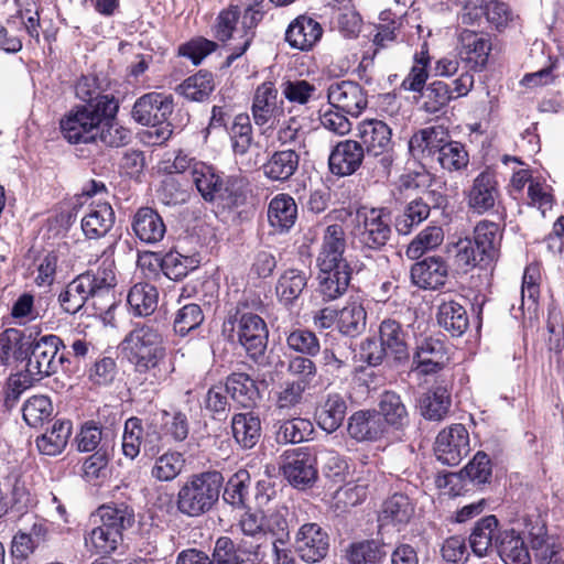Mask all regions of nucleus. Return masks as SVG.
I'll return each instance as SVG.
<instances>
[{"label": "nucleus", "mask_w": 564, "mask_h": 564, "mask_svg": "<svg viewBox=\"0 0 564 564\" xmlns=\"http://www.w3.org/2000/svg\"><path fill=\"white\" fill-rule=\"evenodd\" d=\"M116 285L115 262L106 259L96 269H90L72 280L59 293L58 302L68 314H76L85 306H91L101 314L115 306Z\"/></svg>", "instance_id": "nucleus-1"}, {"label": "nucleus", "mask_w": 564, "mask_h": 564, "mask_svg": "<svg viewBox=\"0 0 564 564\" xmlns=\"http://www.w3.org/2000/svg\"><path fill=\"white\" fill-rule=\"evenodd\" d=\"M192 182L204 200L217 203L224 208L239 207L247 199L248 181L243 176L225 175L203 162L194 164Z\"/></svg>", "instance_id": "nucleus-2"}, {"label": "nucleus", "mask_w": 564, "mask_h": 564, "mask_svg": "<svg viewBox=\"0 0 564 564\" xmlns=\"http://www.w3.org/2000/svg\"><path fill=\"white\" fill-rule=\"evenodd\" d=\"M120 350L124 358L142 373L161 371V364L165 357L163 335L158 326L151 322H138L120 343Z\"/></svg>", "instance_id": "nucleus-3"}, {"label": "nucleus", "mask_w": 564, "mask_h": 564, "mask_svg": "<svg viewBox=\"0 0 564 564\" xmlns=\"http://www.w3.org/2000/svg\"><path fill=\"white\" fill-rule=\"evenodd\" d=\"M119 105L104 98L94 105H76L59 120L63 138L70 144H93L102 119L117 116Z\"/></svg>", "instance_id": "nucleus-4"}, {"label": "nucleus", "mask_w": 564, "mask_h": 564, "mask_svg": "<svg viewBox=\"0 0 564 564\" xmlns=\"http://www.w3.org/2000/svg\"><path fill=\"white\" fill-rule=\"evenodd\" d=\"M224 477L219 471H203L189 476L176 495V509L183 516L197 518L217 503Z\"/></svg>", "instance_id": "nucleus-5"}, {"label": "nucleus", "mask_w": 564, "mask_h": 564, "mask_svg": "<svg viewBox=\"0 0 564 564\" xmlns=\"http://www.w3.org/2000/svg\"><path fill=\"white\" fill-rule=\"evenodd\" d=\"M356 130L365 154L375 159V169L388 177L397 159L391 128L382 120L365 119L357 124Z\"/></svg>", "instance_id": "nucleus-6"}, {"label": "nucleus", "mask_w": 564, "mask_h": 564, "mask_svg": "<svg viewBox=\"0 0 564 564\" xmlns=\"http://www.w3.org/2000/svg\"><path fill=\"white\" fill-rule=\"evenodd\" d=\"M237 333L239 344L248 356L258 360L263 356L268 344V327L262 317L253 313L236 312L224 323V330Z\"/></svg>", "instance_id": "nucleus-7"}, {"label": "nucleus", "mask_w": 564, "mask_h": 564, "mask_svg": "<svg viewBox=\"0 0 564 564\" xmlns=\"http://www.w3.org/2000/svg\"><path fill=\"white\" fill-rule=\"evenodd\" d=\"M64 346L62 339L56 335H44L31 340L29 336L28 350L25 356L26 372L36 375L41 379L55 373L58 366L65 361V356L57 358L59 347Z\"/></svg>", "instance_id": "nucleus-8"}, {"label": "nucleus", "mask_w": 564, "mask_h": 564, "mask_svg": "<svg viewBox=\"0 0 564 564\" xmlns=\"http://www.w3.org/2000/svg\"><path fill=\"white\" fill-rule=\"evenodd\" d=\"M392 234L390 219L384 208L358 212L354 236L362 248L381 250Z\"/></svg>", "instance_id": "nucleus-9"}, {"label": "nucleus", "mask_w": 564, "mask_h": 564, "mask_svg": "<svg viewBox=\"0 0 564 564\" xmlns=\"http://www.w3.org/2000/svg\"><path fill=\"white\" fill-rule=\"evenodd\" d=\"M269 546L268 543L253 544L247 539L236 545L230 538L220 536L215 542L213 560L215 564H261Z\"/></svg>", "instance_id": "nucleus-10"}, {"label": "nucleus", "mask_w": 564, "mask_h": 564, "mask_svg": "<svg viewBox=\"0 0 564 564\" xmlns=\"http://www.w3.org/2000/svg\"><path fill=\"white\" fill-rule=\"evenodd\" d=\"M469 451V434L463 424H453L441 431L436 437L435 456L444 465H458Z\"/></svg>", "instance_id": "nucleus-11"}, {"label": "nucleus", "mask_w": 564, "mask_h": 564, "mask_svg": "<svg viewBox=\"0 0 564 564\" xmlns=\"http://www.w3.org/2000/svg\"><path fill=\"white\" fill-rule=\"evenodd\" d=\"M327 98L332 107L352 117H358L368 106L366 90L352 80L332 83L327 89Z\"/></svg>", "instance_id": "nucleus-12"}, {"label": "nucleus", "mask_w": 564, "mask_h": 564, "mask_svg": "<svg viewBox=\"0 0 564 564\" xmlns=\"http://www.w3.org/2000/svg\"><path fill=\"white\" fill-rule=\"evenodd\" d=\"M173 112V97L160 93H149L138 98L132 108V118L143 126H158L166 122Z\"/></svg>", "instance_id": "nucleus-13"}, {"label": "nucleus", "mask_w": 564, "mask_h": 564, "mask_svg": "<svg viewBox=\"0 0 564 564\" xmlns=\"http://www.w3.org/2000/svg\"><path fill=\"white\" fill-rule=\"evenodd\" d=\"M294 547L303 561L317 563L328 552L329 536L319 524L305 523L296 532Z\"/></svg>", "instance_id": "nucleus-14"}, {"label": "nucleus", "mask_w": 564, "mask_h": 564, "mask_svg": "<svg viewBox=\"0 0 564 564\" xmlns=\"http://www.w3.org/2000/svg\"><path fill=\"white\" fill-rule=\"evenodd\" d=\"M282 471L288 481L297 489H305L315 482L317 470L315 457L307 448H297L286 453Z\"/></svg>", "instance_id": "nucleus-15"}, {"label": "nucleus", "mask_w": 564, "mask_h": 564, "mask_svg": "<svg viewBox=\"0 0 564 564\" xmlns=\"http://www.w3.org/2000/svg\"><path fill=\"white\" fill-rule=\"evenodd\" d=\"M500 197L496 175L490 170L478 174L466 194L468 208L478 215L492 210Z\"/></svg>", "instance_id": "nucleus-16"}, {"label": "nucleus", "mask_w": 564, "mask_h": 564, "mask_svg": "<svg viewBox=\"0 0 564 564\" xmlns=\"http://www.w3.org/2000/svg\"><path fill=\"white\" fill-rule=\"evenodd\" d=\"M365 152L359 141L346 139L337 142L329 154L328 167L336 176L352 175L362 164Z\"/></svg>", "instance_id": "nucleus-17"}, {"label": "nucleus", "mask_w": 564, "mask_h": 564, "mask_svg": "<svg viewBox=\"0 0 564 564\" xmlns=\"http://www.w3.org/2000/svg\"><path fill=\"white\" fill-rule=\"evenodd\" d=\"M346 238L343 226L329 225L325 228L321 249L317 256L318 268L350 267L344 258Z\"/></svg>", "instance_id": "nucleus-18"}, {"label": "nucleus", "mask_w": 564, "mask_h": 564, "mask_svg": "<svg viewBox=\"0 0 564 564\" xmlns=\"http://www.w3.org/2000/svg\"><path fill=\"white\" fill-rule=\"evenodd\" d=\"M381 421L376 410L356 411L348 417V435L357 442L379 441L388 433Z\"/></svg>", "instance_id": "nucleus-19"}, {"label": "nucleus", "mask_w": 564, "mask_h": 564, "mask_svg": "<svg viewBox=\"0 0 564 564\" xmlns=\"http://www.w3.org/2000/svg\"><path fill=\"white\" fill-rule=\"evenodd\" d=\"M376 412L381 416L383 427L388 432L402 433L410 424V416L400 394L394 391H384L378 401Z\"/></svg>", "instance_id": "nucleus-20"}, {"label": "nucleus", "mask_w": 564, "mask_h": 564, "mask_svg": "<svg viewBox=\"0 0 564 564\" xmlns=\"http://www.w3.org/2000/svg\"><path fill=\"white\" fill-rule=\"evenodd\" d=\"M282 113V107L278 106V89L273 83L261 84L254 93L252 102V116L256 124L273 126Z\"/></svg>", "instance_id": "nucleus-21"}, {"label": "nucleus", "mask_w": 564, "mask_h": 564, "mask_svg": "<svg viewBox=\"0 0 564 564\" xmlns=\"http://www.w3.org/2000/svg\"><path fill=\"white\" fill-rule=\"evenodd\" d=\"M347 413V402L338 392L327 393L317 404L314 419L323 431L330 434L343 424Z\"/></svg>", "instance_id": "nucleus-22"}, {"label": "nucleus", "mask_w": 564, "mask_h": 564, "mask_svg": "<svg viewBox=\"0 0 564 564\" xmlns=\"http://www.w3.org/2000/svg\"><path fill=\"white\" fill-rule=\"evenodd\" d=\"M444 344L434 338H424L416 347L413 356V370L420 375H433L442 370L446 364Z\"/></svg>", "instance_id": "nucleus-23"}, {"label": "nucleus", "mask_w": 564, "mask_h": 564, "mask_svg": "<svg viewBox=\"0 0 564 564\" xmlns=\"http://www.w3.org/2000/svg\"><path fill=\"white\" fill-rule=\"evenodd\" d=\"M413 284L424 290L443 286L448 275V267L441 257H427L411 268Z\"/></svg>", "instance_id": "nucleus-24"}, {"label": "nucleus", "mask_w": 564, "mask_h": 564, "mask_svg": "<svg viewBox=\"0 0 564 564\" xmlns=\"http://www.w3.org/2000/svg\"><path fill=\"white\" fill-rule=\"evenodd\" d=\"M495 547L505 564H530L531 556L521 532L509 529L499 531Z\"/></svg>", "instance_id": "nucleus-25"}, {"label": "nucleus", "mask_w": 564, "mask_h": 564, "mask_svg": "<svg viewBox=\"0 0 564 564\" xmlns=\"http://www.w3.org/2000/svg\"><path fill=\"white\" fill-rule=\"evenodd\" d=\"M131 227L135 237L147 245L160 242L166 232L163 218L151 207L139 208L133 215Z\"/></svg>", "instance_id": "nucleus-26"}, {"label": "nucleus", "mask_w": 564, "mask_h": 564, "mask_svg": "<svg viewBox=\"0 0 564 564\" xmlns=\"http://www.w3.org/2000/svg\"><path fill=\"white\" fill-rule=\"evenodd\" d=\"M317 292L323 301L330 302L341 297L351 281V267L318 268Z\"/></svg>", "instance_id": "nucleus-27"}, {"label": "nucleus", "mask_w": 564, "mask_h": 564, "mask_svg": "<svg viewBox=\"0 0 564 564\" xmlns=\"http://www.w3.org/2000/svg\"><path fill=\"white\" fill-rule=\"evenodd\" d=\"M323 28L313 18L300 15L286 29L285 41L292 48L310 51L322 37Z\"/></svg>", "instance_id": "nucleus-28"}, {"label": "nucleus", "mask_w": 564, "mask_h": 564, "mask_svg": "<svg viewBox=\"0 0 564 564\" xmlns=\"http://www.w3.org/2000/svg\"><path fill=\"white\" fill-rule=\"evenodd\" d=\"M300 153L295 148L273 152L262 165L263 175L272 182H286L297 171Z\"/></svg>", "instance_id": "nucleus-29"}, {"label": "nucleus", "mask_w": 564, "mask_h": 564, "mask_svg": "<svg viewBox=\"0 0 564 564\" xmlns=\"http://www.w3.org/2000/svg\"><path fill=\"white\" fill-rule=\"evenodd\" d=\"M379 340L397 361L409 358L408 333L403 325L392 318H386L379 326Z\"/></svg>", "instance_id": "nucleus-30"}, {"label": "nucleus", "mask_w": 564, "mask_h": 564, "mask_svg": "<svg viewBox=\"0 0 564 564\" xmlns=\"http://www.w3.org/2000/svg\"><path fill=\"white\" fill-rule=\"evenodd\" d=\"M115 224V212L109 203L91 205L82 218V230L88 239L105 237Z\"/></svg>", "instance_id": "nucleus-31"}, {"label": "nucleus", "mask_w": 564, "mask_h": 564, "mask_svg": "<svg viewBox=\"0 0 564 564\" xmlns=\"http://www.w3.org/2000/svg\"><path fill=\"white\" fill-rule=\"evenodd\" d=\"M231 430L239 446L243 449H251L261 438V420L252 411L236 413L231 417Z\"/></svg>", "instance_id": "nucleus-32"}, {"label": "nucleus", "mask_w": 564, "mask_h": 564, "mask_svg": "<svg viewBox=\"0 0 564 564\" xmlns=\"http://www.w3.org/2000/svg\"><path fill=\"white\" fill-rule=\"evenodd\" d=\"M94 518H98L99 522L107 527L117 535L123 538V531L132 528L134 524V510L127 503H107L100 506Z\"/></svg>", "instance_id": "nucleus-33"}, {"label": "nucleus", "mask_w": 564, "mask_h": 564, "mask_svg": "<svg viewBox=\"0 0 564 564\" xmlns=\"http://www.w3.org/2000/svg\"><path fill=\"white\" fill-rule=\"evenodd\" d=\"M225 387L231 399L245 409L253 408L261 398L256 381L243 372L229 375Z\"/></svg>", "instance_id": "nucleus-34"}, {"label": "nucleus", "mask_w": 564, "mask_h": 564, "mask_svg": "<svg viewBox=\"0 0 564 564\" xmlns=\"http://www.w3.org/2000/svg\"><path fill=\"white\" fill-rule=\"evenodd\" d=\"M414 514V505L410 498L397 492L384 500L379 514L381 525L404 527Z\"/></svg>", "instance_id": "nucleus-35"}, {"label": "nucleus", "mask_w": 564, "mask_h": 564, "mask_svg": "<svg viewBox=\"0 0 564 564\" xmlns=\"http://www.w3.org/2000/svg\"><path fill=\"white\" fill-rule=\"evenodd\" d=\"M268 219L279 232L289 231L297 219V205L289 194H278L269 203Z\"/></svg>", "instance_id": "nucleus-36"}, {"label": "nucleus", "mask_w": 564, "mask_h": 564, "mask_svg": "<svg viewBox=\"0 0 564 564\" xmlns=\"http://www.w3.org/2000/svg\"><path fill=\"white\" fill-rule=\"evenodd\" d=\"M308 274L299 269L284 270L275 285V294L281 303L291 305L300 297L307 285Z\"/></svg>", "instance_id": "nucleus-37"}, {"label": "nucleus", "mask_w": 564, "mask_h": 564, "mask_svg": "<svg viewBox=\"0 0 564 564\" xmlns=\"http://www.w3.org/2000/svg\"><path fill=\"white\" fill-rule=\"evenodd\" d=\"M499 521L496 516H486L479 519L469 535V545L474 554L482 557L494 546V539L498 535Z\"/></svg>", "instance_id": "nucleus-38"}, {"label": "nucleus", "mask_w": 564, "mask_h": 564, "mask_svg": "<svg viewBox=\"0 0 564 564\" xmlns=\"http://www.w3.org/2000/svg\"><path fill=\"white\" fill-rule=\"evenodd\" d=\"M264 518L265 536H272L270 542L285 545L290 541V528L294 524V512L286 506H278Z\"/></svg>", "instance_id": "nucleus-39"}, {"label": "nucleus", "mask_w": 564, "mask_h": 564, "mask_svg": "<svg viewBox=\"0 0 564 564\" xmlns=\"http://www.w3.org/2000/svg\"><path fill=\"white\" fill-rule=\"evenodd\" d=\"M367 312L359 301H350L338 311L337 329L344 336L355 338L366 330Z\"/></svg>", "instance_id": "nucleus-40"}, {"label": "nucleus", "mask_w": 564, "mask_h": 564, "mask_svg": "<svg viewBox=\"0 0 564 564\" xmlns=\"http://www.w3.org/2000/svg\"><path fill=\"white\" fill-rule=\"evenodd\" d=\"M437 323L453 337H460L467 330L469 319L463 305L449 301L438 306Z\"/></svg>", "instance_id": "nucleus-41"}, {"label": "nucleus", "mask_w": 564, "mask_h": 564, "mask_svg": "<svg viewBox=\"0 0 564 564\" xmlns=\"http://www.w3.org/2000/svg\"><path fill=\"white\" fill-rule=\"evenodd\" d=\"M274 436L278 444H297L304 442L313 432L310 420L296 416L278 420L274 423Z\"/></svg>", "instance_id": "nucleus-42"}, {"label": "nucleus", "mask_w": 564, "mask_h": 564, "mask_svg": "<svg viewBox=\"0 0 564 564\" xmlns=\"http://www.w3.org/2000/svg\"><path fill=\"white\" fill-rule=\"evenodd\" d=\"M462 54L473 63L474 68H482L491 50L490 42L482 34L475 31L464 30L459 35Z\"/></svg>", "instance_id": "nucleus-43"}, {"label": "nucleus", "mask_w": 564, "mask_h": 564, "mask_svg": "<svg viewBox=\"0 0 564 564\" xmlns=\"http://www.w3.org/2000/svg\"><path fill=\"white\" fill-rule=\"evenodd\" d=\"M128 304L135 316H149L158 307L159 292L150 283L134 284L127 296Z\"/></svg>", "instance_id": "nucleus-44"}, {"label": "nucleus", "mask_w": 564, "mask_h": 564, "mask_svg": "<svg viewBox=\"0 0 564 564\" xmlns=\"http://www.w3.org/2000/svg\"><path fill=\"white\" fill-rule=\"evenodd\" d=\"M123 538L117 535L99 522L98 525L87 530L84 535L86 549L98 555H109L122 543Z\"/></svg>", "instance_id": "nucleus-45"}, {"label": "nucleus", "mask_w": 564, "mask_h": 564, "mask_svg": "<svg viewBox=\"0 0 564 564\" xmlns=\"http://www.w3.org/2000/svg\"><path fill=\"white\" fill-rule=\"evenodd\" d=\"M29 336L21 330L8 328L0 334V365L11 361H24L26 356Z\"/></svg>", "instance_id": "nucleus-46"}, {"label": "nucleus", "mask_w": 564, "mask_h": 564, "mask_svg": "<svg viewBox=\"0 0 564 564\" xmlns=\"http://www.w3.org/2000/svg\"><path fill=\"white\" fill-rule=\"evenodd\" d=\"M451 394L446 387L436 386L420 399L421 414L431 421H441L448 413Z\"/></svg>", "instance_id": "nucleus-47"}, {"label": "nucleus", "mask_w": 564, "mask_h": 564, "mask_svg": "<svg viewBox=\"0 0 564 564\" xmlns=\"http://www.w3.org/2000/svg\"><path fill=\"white\" fill-rule=\"evenodd\" d=\"M70 434V421H56L51 431L36 438V447L44 455H58L66 447Z\"/></svg>", "instance_id": "nucleus-48"}, {"label": "nucleus", "mask_w": 564, "mask_h": 564, "mask_svg": "<svg viewBox=\"0 0 564 564\" xmlns=\"http://www.w3.org/2000/svg\"><path fill=\"white\" fill-rule=\"evenodd\" d=\"M473 241L488 261L496 259L501 241L498 224L488 220L479 221L475 227Z\"/></svg>", "instance_id": "nucleus-49"}, {"label": "nucleus", "mask_w": 564, "mask_h": 564, "mask_svg": "<svg viewBox=\"0 0 564 564\" xmlns=\"http://www.w3.org/2000/svg\"><path fill=\"white\" fill-rule=\"evenodd\" d=\"M431 213V206L422 197L414 198L406 204L403 212L397 216L394 226L400 235H409L426 220Z\"/></svg>", "instance_id": "nucleus-50"}, {"label": "nucleus", "mask_w": 564, "mask_h": 564, "mask_svg": "<svg viewBox=\"0 0 564 564\" xmlns=\"http://www.w3.org/2000/svg\"><path fill=\"white\" fill-rule=\"evenodd\" d=\"M109 82L106 77L100 78L97 75H86L79 78L75 91L76 96L85 101L84 105L98 104L104 98L119 105V101L112 95L106 94Z\"/></svg>", "instance_id": "nucleus-51"}, {"label": "nucleus", "mask_w": 564, "mask_h": 564, "mask_svg": "<svg viewBox=\"0 0 564 564\" xmlns=\"http://www.w3.org/2000/svg\"><path fill=\"white\" fill-rule=\"evenodd\" d=\"M380 19L383 23H380L377 26V33L372 40L377 48H384L393 42L403 40L405 35V28L409 24L405 18L399 17L390 20V13L382 12Z\"/></svg>", "instance_id": "nucleus-52"}, {"label": "nucleus", "mask_w": 564, "mask_h": 564, "mask_svg": "<svg viewBox=\"0 0 564 564\" xmlns=\"http://www.w3.org/2000/svg\"><path fill=\"white\" fill-rule=\"evenodd\" d=\"M130 138V131L116 121V116H111L109 118L102 119V122L98 127V132L97 135H95V141L93 144L119 148L128 144Z\"/></svg>", "instance_id": "nucleus-53"}, {"label": "nucleus", "mask_w": 564, "mask_h": 564, "mask_svg": "<svg viewBox=\"0 0 564 564\" xmlns=\"http://www.w3.org/2000/svg\"><path fill=\"white\" fill-rule=\"evenodd\" d=\"M430 56L427 54V44L424 42L420 53L414 56V63L409 74L403 79L401 87L406 91L422 93L426 87L425 83L429 78L427 66Z\"/></svg>", "instance_id": "nucleus-54"}, {"label": "nucleus", "mask_w": 564, "mask_h": 564, "mask_svg": "<svg viewBox=\"0 0 564 564\" xmlns=\"http://www.w3.org/2000/svg\"><path fill=\"white\" fill-rule=\"evenodd\" d=\"M422 109L434 115L443 110L454 99L453 91L445 82L434 80L421 93Z\"/></svg>", "instance_id": "nucleus-55"}, {"label": "nucleus", "mask_w": 564, "mask_h": 564, "mask_svg": "<svg viewBox=\"0 0 564 564\" xmlns=\"http://www.w3.org/2000/svg\"><path fill=\"white\" fill-rule=\"evenodd\" d=\"M263 19V11L256 6H248L243 12L241 20V28L243 31L242 43L240 46L235 47L234 51L226 57V66H230L238 57H240L249 48L253 37V29Z\"/></svg>", "instance_id": "nucleus-56"}, {"label": "nucleus", "mask_w": 564, "mask_h": 564, "mask_svg": "<svg viewBox=\"0 0 564 564\" xmlns=\"http://www.w3.org/2000/svg\"><path fill=\"white\" fill-rule=\"evenodd\" d=\"M449 252L453 254L456 267L464 272L480 262H489L470 238H463L453 243Z\"/></svg>", "instance_id": "nucleus-57"}, {"label": "nucleus", "mask_w": 564, "mask_h": 564, "mask_svg": "<svg viewBox=\"0 0 564 564\" xmlns=\"http://www.w3.org/2000/svg\"><path fill=\"white\" fill-rule=\"evenodd\" d=\"M185 459L178 452H166L155 458L151 476L158 481H172L183 470Z\"/></svg>", "instance_id": "nucleus-58"}, {"label": "nucleus", "mask_w": 564, "mask_h": 564, "mask_svg": "<svg viewBox=\"0 0 564 564\" xmlns=\"http://www.w3.org/2000/svg\"><path fill=\"white\" fill-rule=\"evenodd\" d=\"M441 166L448 172L465 170L469 163V154L465 145L457 141L448 140L437 154Z\"/></svg>", "instance_id": "nucleus-59"}, {"label": "nucleus", "mask_w": 564, "mask_h": 564, "mask_svg": "<svg viewBox=\"0 0 564 564\" xmlns=\"http://www.w3.org/2000/svg\"><path fill=\"white\" fill-rule=\"evenodd\" d=\"M178 90L188 100L203 101L214 90L213 75L207 72H198L185 79L180 85Z\"/></svg>", "instance_id": "nucleus-60"}, {"label": "nucleus", "mask_w": 564, "mask_h": 564, "mask_svg": "<svg viewBox=\"0 0 564 564\" xmlns=\"http://www.w3.org/2000/svg\"><path fill=\"white\" fill-rule=\"evenodd\" d=\"M22 414L29 426L37 427L52 416V402L46 395H33L24 402Z\"/></svg>", "instance_id": "nucleus-61"}, {"label": "nucleus", "mask_w": 564, "mask_h": 564, "mask_svg": "<svg viewBox=\"0 0 564 564\" xmlns=\"http://www.w3.org/2000/svg\"><path fill=\"white\" fill-rule=\"evenodd\" d=\"M250 486V475L247 470H238L234 474L225 486L223 499L226 503L242 508L246 505Z\"/></svg>", "instance_id": "nucleus-62"}, {"label": "nucleus", "mask_w": 564, "mask_h": 564, "mask_svg": "<svg viewBox=\"0 0 564 564\" xmlns=\"http://www.w3.org/2000/svg\"><path fill=\"white\" fill-rule=\"evenodd\" d=\"M444 239L443 229L432 226L423 229L408 246L406 256L410 259H419L427 250L438 247Z\"/></svg>", "instance_id": "nucleus-63"}, {"label": "nucleus", "mask_w": 564, "mask_h": 564, "mask_svg": "<svg viewBox=\"0 0 564 564\" xmlns=\"http://www.w3.org/2000/svg\"><path fill=\"white\" fill-rule=\"evenodd\" d=\"M197 267V261L187 256H183L176 251L167 252L161 261V269L163 273L174 281L182 280L189 271Z\"/></svg>", "instance_id": "nucleus-64"}]
</instances>
